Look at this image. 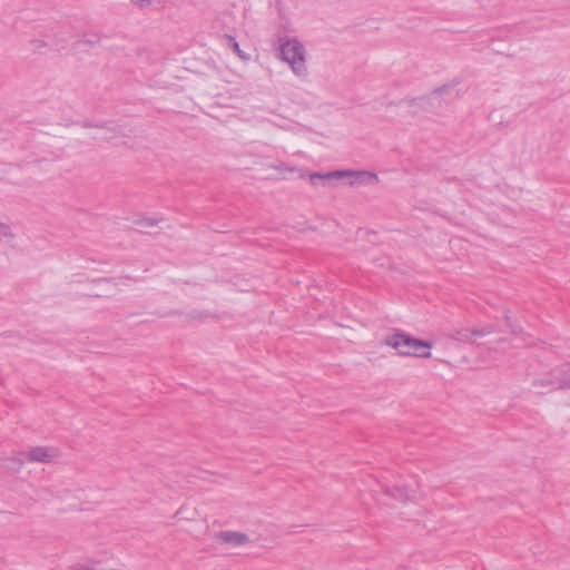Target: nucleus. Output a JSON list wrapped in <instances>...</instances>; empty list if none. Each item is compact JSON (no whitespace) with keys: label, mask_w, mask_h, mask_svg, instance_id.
<instances>
[{"label":"nucleus","mask_w":570,"mask_h":570,"mask_svg":"<svg viewBox=\"0 0 570 570\" xmlns=\"http://www.w3.org/2000/svg\"><path fill=\"white\" fill-rule=\"evenodd\" d=\"M384 344L397 351L402 356L431 357L433 343L415 338L406 333L397 332L384 338Z\"/></svg>","instance_id":"1"},{"label":"nucleus","mask_w":570,"mask_h":570,"mask_svg":"<svg viewBox=\"0 0 570 570\" xmlns=\"http://www.w3.org/2000/svg\"><path fill=\"white\" fill-rule=\"evenodd\" d=\"M281 56L288 62L293 72L298 77L308 75L305 48L297 39H288L281 45Z\"/></svg>","instance_id":"2"},{"label":"nucleus","mask_w":570,"mask_h":570,"mask_svg":"<svg viewBox=\"0 0 570 570\" xmlns=\"http://www.w3.org/2000/svg\"><path fill=\"white\" fill-rule=\"evenodd\" d=\"M340 178H350V185L357 184H372L377 181V176L374 173L361 170H335L326 174L314 173L311 174L309 180L313 185L317 183V180H322L324 184L331 183L333 179Z\"/></svg>","instance_id":"3"},{"label":"nucleus","mask_w":570,"mask_h":570,"mask_svg":"<svg viewBox=\"0 0 570 570\" xmlns=\"http://www.w3.org/2000/svg\"><path fill=\"white\" fill-rule=\"evenodd\" d=\"M570 379V368L568 366H561L553 368L546 375L538 377L533 381V386L544 389L549 392L556 390H570L563 382Z\"/></svg>","instance_id":"4"},{"label":"nucleus","mask_w":570,"mask_h":570,"mask_svg":"<svg viewBox=\"0 0 570 570\" xmlns=\"http://www.w3.org/2000/svg\"><path fill=\"white\" fill-rule=\"evenodd\" d=\"M59 455V451L51 446H35L28 452L18 453L12 461L20 468L26 461L32 463H51Z\"/></svg>","instance_id":"5"},{"label":"nucleus","mask_w":570,"mask_h":570,"mask_svg":"<svg viewBox=\"0 0 570 570\" xmlns=\"http://www.w3.org/2000/svg\"><path fill=\"white\" fill-rule=\"evenodd\" d=\"M494 332H495V328H494L493 325H488V326H484L482 328L475 327V328H472V330L458 328V330H453L449 334V337L451 340H454V341H458V342L472 343L473 342L472 337H474V336H485V335L494 333Z\"/></svg>","instance_id":"6"},{"label":"nucleus","mask_w":570,"mask_h":570,"mask_svg":"<svg viewBox=\"0 0 570 570\" xmlns=\"http://www.w3.org/2000/svg\"><path fill=\"white\" fill-rule=\"evenodd\" d=\"M215 537L218 541L234 547L244 546L249 542V537L246 533L237 531H220Z\"/></svg>","instance_id":"7"},{"label":"nucleus","mask_w":570,"mask_h":570,"mask_svg":"<svg viewBox=\"0 0 570 570\" xmlns=\"http://www.w3.org/2000/svg\"><path fill=\"white\" fill-rule=\"evenodd\" d=\"M386 493L399 501H407L414 498V491L404 487L387 488Z\"/></svg>","instance_id":"8"},{"label":"nucleus","mask_w":570,"mask_h":570,"mask_svg":"<svg viewBox=\"0 0 570 570\" xmlns=\"http://www.w3.org/2000/svg\"><path fill=\"white\" fill-rule=\"evenodd\" d=\"M224 39L226 40V45L238 56L243 61H248L250 56L243 51L239 47V43L233 36L225 35Z\"/></svg>","instance_id":"9"},{"label":"nucleus","mask_w":570,"mask_h":570,"mask_svg":"<svg viewBox=\"0 0 570 570\" xmlns=\"http://www.w3.org/2000/svg\"><path fill=\"white\" fill-rule=\"evenodd\" d=\"M72 570H105L99 567V562L78 563L72 566Z\"/></svg>","instance_id":"10"},{"label":"nucleus","mask_w":570,"mask_h":570,"mask_svg":"<svg viewBox=\"0 0 570 570\" xmlns=\"http://www.w3.org/2000/svg\"><path fill=\"white\" fill-rule=\"evenodd\" d=\"M31 46L33 50H41L42 48L47 47V43L43 40L33 39L31 41Z\"/></svg>","instance_id":"11"},{"label":"nucleus","mask_w":570,"mask_h":570,"mask_svg":"<svg viewBox=\"0 0 570 570\" xmlns=\"http://www.w3.org/2000/svg\"><path fill=\"white\" fill-rule=\"evenodd\" d=\"M141 227H153L157 224V222L153 218H145L137 223Z\"/></svg>","instance_id":"12"},{"label":"nucleus","mask_w":570,"mask_h":570,"mask_svg":"<svg viewBox=\"0 0 570 570\" xmlns=\"http://www.w3.org/2000/svg\"><path fill=\"white\" fill-rule=\"evenodd\" d=\"M449 90H452V87L451 86H442V87H439V88H435L433 91H432V95L433 96H440L444 92H448Z\"/></svg>","instance_id":"13"},{"label":"nucleus","mask_w":570,"mask_h":570,"mask_svg":"<svg viewBox=\"0 0 570 570\" xmlns=\"http://www.w3.org/2000/svg\"><path fill=\"white\" fill-rule=\"evenodd\" d=\"M0 232L3 236H12L9 229V226L6 224L0 223Z\"/></svg>","instance_id":"14"},{"label":"nucleus","mask_w":570,"mask_h":570,"mask_svg":"<svg viewBox=\"0 0 570 570\" xmlns=\"http://www.w3.org/2000/svg\"><path fill=\"white\" fill-rule=\"evenodd\" d=\"M135 3L140 8H145V7H148L150 6L151 1L150 0H135Z\"/></svg>","instance_id":"15"},{"label":"nucleus","mask_w":570,"mask_h":570,"mask_svg":"<svg viewBox=\"0 0 570 570\" xmlns=\"http://www.w3.org/2000/svg\"><path fill=\"white\" fill-rule=\"evenodd\" d=\"M504 318H505V321L508 322L509 326H512V324H511V322H510V321H511V320H510V315H509L508 313H505Z\"/></svg>","instance_id":"16"},{"label":"nucleus","mask_w":570,"mask_h":570,"mask_svg":"<svg viewBox=\"0 0 570 570\" xmlns=\"http://www.w3.org/2000/svg\"><path fill=\"white\" fill-rule=\"evenodd\" d=\"M97 41H98V39H97V38H96L95 40H92V39H89V40H88V42H89V43H95V42H97Z\"/></svg>","instance_id":"17"}]
</instances>
